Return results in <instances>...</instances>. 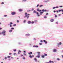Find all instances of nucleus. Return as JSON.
I'll return each instance as SVG.
<instances>
[{
  "mask_svg": "<svg viewBox=\"0 0 63 63\" xmlns=\"http://www.w3.org/2000/svg\"><path fill=\"white\" fill-rule=\"evenodd\" d=\"M30 10H27V12H30Z\"/></svg>",
  "mask_w": 63,
  "mask_h": 63,
  "instance_id": "nucleus-22",
  "label": "nucleus"
},
{
  "mask_svg": "<svg viewBox=\"0 0 63 63\" xmlns=\"http://www.w3.org/2000/svg\"><path fill=\"white\" fill-rule=\"evenodd\" d=\"M14 55H16V53H14V54H13Z\"/></svg>",
  "mask_w": 63,
  "mask_h": 63,
  "instance_id": "nucleus-39",
  "label": "nucleus"
},
{
  "mask_svg": "<svg viewBox=\"0 0 63 63\" xmlns=\"http://www.w3.org/2000/svg\"><path fill=\"white\" fill-rule=\"evenodd\" d=\"M25 16L24 17H27V19H28V18H29V16H30V14H27V13H25Z\"/></svg>",
  "mask_w": 63,
  "mask_h": 63,
  "instance_id": "nucleus-1",
  "label": "nucleus"
},
{
  "mask_svg": "<svg viewBox=\"0 0 63 63\" xmlns=\"http://www.w3.org/2000/svg\"><path fill=\"white\" fill-rule=\"evenodd\" d=\"M25 22H26V20H24V21H23L24 23H25Z\"/></svg>",
  "mask_w": 63,
  "mask_h": 63,
  "instance_id": "nucleus-33",
  "label": "nucleus"
},
{
  "mask_svg": "<svg viewBox=\"0 0 63 63\" xmlns=\"http://www.w3.org/2000/svg\"><path fill=\"white\" fill-rule=\"evenodd\" d=\"M57 60H60V59H59V58H57Z\"/></svg>",
  "mask_w": 63,
  "mask_h": 63,
  "instance_id": "nucleus-47",
  "label": "nucleus"
},
{
  "mask_svg": "<svg viewBox=\"0 0 63 63\" xmlns=\"http://www.w3.org/2000/svg\"><path fill=\"white\" fill-rule=\"evenodd\" d=\"M6 33V31H3L1 33L2 34H3V35L4 36V35H5V34Z\"/></svg>",
  "mask_w": 63,
  "mask_h": 63,
  "instance_id": "nucleus-4",
  "label": "nucleus"
},
{
  "mask_svg": "<svg viewBox=\"0 0 63 63\" xmlns=\"http://www.w3.org/2000/svg\"><path fill=\"white\" fill-rule=\"evenodd\" d=\"M59 16H61V15L60 14L59 15Z\"/></svg>",
  "mask_w": 63,
  "mask_h": 63,
  "instance_id": "nucleus-58",
  "label": "nucleus"
},
{
  "mask_svg": "<svg viewBox=\"0 0 63 63\" xmlns=\"http://www.w3.org/2000/svg\"><path fill=\"white\" fill-rule=\"evenodd\" d=\"M10 57H11V56H8L7 57L8 58H10Z\"/></svg>",
  "mask_w": 63,
  "mask_h": 63,
  "instance_id": "nucleus-19",
  "label": "nucleus"
},
{
  "mask_svg": "<svg viewBox=\"0 0 63 63\" xmlns=\"http://www.w3.org/2000/svg\"><path fill=\"white\" fill-rule=\"evenodd\" d=\"M32 54V52H31L30 53H29L28 54H29V55H31V54Z\"/></svg>",
  "mask_w": 63,
  "mask_h": 63,
  "instance_id": "nucleus-11",
  "label": "nucleus"
},
{
  "mask_svg": "<svg viewBox=\"0 0 63 63\" xmlns=\"http://www.w3.org/2000/svg\"><path fill=\"white\" fill-rule=\"evenodd\" d=\"M40 42H41V43H43V40H41L40 41Z\"/></svg>",
  "mask_w": 63,
  "mask_h": 63,
  "instance_id": "nucleus-34",
  "label": "nucleus"
},
{
  "mask_svg": "<svg viewBox=\"0 0 63 63\" xmlns=\"http://www.w3.org/2000/svg\"><path fill=\"white\" fill-rule=\"evenodd\" d=\"M11 29H13V30H14V28H11Z\"/></svg>",
  "mask_w": 63,
  "mask_h": 63,
  "instance_id": "nucleus-40",
  "label": "nucleus"
},
{
  "mask_svg": "<svg viewBox=\"0 0 63 63\" xmlns=\"http://www.w3.org/2000/svg\"><path fill=\"white\" fill-rule=\"evenodd\" d=\"M54 13H55L56 12V11H54Z\"/></svg>",
  "mask_w": 63,
  "mask_h": 63,
  "instance_id": "nucleus-52",
  "label": "nucleus"
},
{
  "mask_svg": "<svg viewBox=\"0 0 63 63\" xmlns=\"http://www.w3.org/2000/svg\"><path fill=\"white\" fill-rule=\"evenodd\" d=\"M28 24H30L31 23V22L30 21H29L28 22Z\"/></svg>",
  "mask_w": 63,
  "mask_h": 63,
  "instance_id": "nucleus-10",
  "label": "nucleus"
},
{
  "mask_svg": "<svg viewBox=\"0 0 63 63\" xmlns=\"http://www.w3.org/2000/svg\"><path fill=\"white\" fill-rule=\"evenodd\" d=\"M39 4H38L37 5L36 7H39Z\"/></svg>",
  "mask_w": 63,
  "mask_h": 63,
  "instance_id": "nucleus-41",
  "label": "nucleus"
},
{
  "mask_svg": "<svg viewBox=\"0 0 63 63\" xmlns=\"http://www.w3.org/2000/svg\"><path fill=\"white\" fill-rule=\"evenodd\" d=\"M23 55H21V56H23Z\"/></svg>",
  "mask_w": 63,
  "mask_h": 63,
  "instance_id": "nucleus-54",
  "label": "nucleus"
},
{
  "mask_svg": "<svg viewBox=\"0 0 63 63\" xmlns=\"http://www.w3.org/2000/svg\"><path fill=\"white\" fill-rule=\"evenodd\" d=\"M9 55H12V53H9Z\"/></svg>",
  "mask_w": 63,
  "mask_h": 63,
  "instance_id": "nucleus-37",
  "label": "nucleus"
},
{
  "mask_svg": "<svg viewBox=\"0 0 63 63\" xmlns=\"http://www.w3.org/2000/svg\"><path fill=\"white\" fill-rule=\"evenodd\" d=\"M4 4V3L3 2H2V3H1V4L2 5H3V4Z\"/></svg>",
  "mask_w": 63,
  "mask_h": 63,
  "instance_id": "nucleus-26",
  "label": "nucleus"
},
{
  "mask_svg": "<svg viewBox=\"0 0 63 63\" xmlns=\"http://www.w3.org/2000/svg\"><path fill=\"white\" fill-rule=\"evenodd\" d=\"M51 62L52 63H54V62H53V61H52Z\"/></svg>",
  "mask_w": 63,
  "mask_h": 63,
  "instance_id": "nucleus-45",
  "label": "nucleus"
},
{
  "mask_svg": "<svg viewBox=\"0 0 63 63\" xmlns=\"http://www.w3.org/2000/svg\"><path fill=\"white\" fill-rule=\"evenodd\" d=\"M43 6V5H40L39 7H42Z\"/></svg>",
  "mask_w": 63,
  "mask_h": 63,
  "instance_id": "nucleus-23",
  "label": "nucleus"
},
{
  "mask_svg": "<svg viewBox=\"0 0 63 63\" xmlns=\"http://www.w3.org/2000/svg\"><path fill=\"white\" fill-rule=\"evenodd\" d=\"M23 59H25V57H23Z\"/></svg>",
  "mask_w": 63,
  "mask_h": 63,
  "instance_id": "nucleus-42",
  "label": "nucleus"
},
{
  "mask_svg": "<svg viewBox=\"0 0 63 63\" xmlns=\"http://www.w3.org/2000/svg\"><path fill=\"white\" fill-rule=\"evenodd\" d=\"M59 45H61V44H62V43L61 42H60L59 43Z\"/></svg>",
  "mask_w": 63,
  "mask_h": 63,
  "instance_id": "nucleus-27",
  "label": "nucleus"
},
{
  "mask_svg": "<svg viewBox=\"0 0 63 63\" xmlns=\"http://www.w3.org/2000/svg\"><path fill=\"white\" fill-rule=\"evenodd\" d=\"M31 22L32 23V24H33V23H34V21H32Z\"/></svg>",
  "mask_w": 63,
  "mask_h": 63,
  "instance_id": "nucleus-30",
  "label": "nucleus"
},
{
  "mask_svg": "<svg viewBox=\"0 0 63 63\" xmlns=\"http://www.w3.org/2000/svg\"><path fill=\"white\" fill-rule=\"evenodd\" d=\"M27 0H23L22 2H25V1H26Z\"/></svg>",
  "mask_w": 63,
  "mask_h": 63,
  "instance_id": "nucleus-24",
  "label": "nucleus"
},
{
  "mask_svg": "<svg viewBox=\"0 0 63 63\" xmlns=\"http://www.w3.org/2000/svg\"><path fill=\"white\" fill-rule=\"evenodd\" d=\"M43 42H44V43H45V44H47V42L46 41V40H43Z\"/></svg>",
  "mask_w": 63,
  "mask_h": 63,
  "instance_id": "nucleus-12",
  "label": "nucleus"
},
{
  "mask_svg": "<svg viewBox=\"0 0 63 63\" xmlns=\"http://www.w3.org/2000/svg\"><path fill=\"white\" fill-rule=\"evenodd\" d=\"M49 62H50V63H51V60H50V61H49Z\"/></svg>",
  "mask_w": 63,
  "mask_h": 63,
  "instance_id": "nucleus-49",
  "label": "nucleus"
},
{
  "mask_svg": "<svg viewBox=\"0 0 63 63\" xmlns=\"http://www.w3.org/2000/svg\"><path fill=\"white\" fill-rule=\"evenodd\" d=\"M46 11H47V10H44V9H43L42 10V12H46Z\"/></svg>",
  "mask_w": 63,
  "mask_h": 63,
  "instance_id": "nucleus-8",
  "label": "nucleus"
},
{
  "mask_svg": "<svg viewBox=\"0 0 63 63\" xmlns=\"http://www.w3.org/2000/svg\"><path fill=\"white\" fill-rule=\"evenodd\" d=\"M13 26H16V24H15L14 25H13Z\"/></svg>",
  "mask_w": 63,
  "mask_h": 63,
  "instance_id": "nucleus-28",
  "label": "nucleus"
},
{
  "mask_svg": "<svg viewBox=\"0 0 63 63\" xmlns=\"http://www.w3.org/2000/svg\"><path fill=\"white\" fill-rule=\"evenodd\" d=\"M44 18H47V16H45L44 17Z\"/></svg>",
  "mask_w": 63,
  "mask_h": 63,
  "instance_id": "nucleus-25",
  "label": "nucleus"
},
{
  "mask_svg": "<svg viewBox=\"0 0 63 63\" xmlns=\"http://www.w3.org/2000/svg\"><path fill=\"white\" fill-rule=\"evenodd\" d=\"M20 54V53H19V52H18V54Z\"/></svg>",
  "mask_w": 63,
  "mask_h": 63,
  "instance_id": "nucleus-64",
  "label": "nucleus"
},
{
  "mask_svg": "<svg viewBox=\"0 0 63 63\" xmlns=\"http://www.w3.org/2000/svg\"><path fill=\"white\" fill-rule=\"evenodd\" d=\"M43 12H41L40 13V15H41V14H43Z\"/></svg>",
  "mask_w": 63,
  "mask_h": 63,
  "instance_id": "nucleus-32",
  "label": "nucleus"
},
{
  "mask_svg": "<svg viewBox=\"0 0 63 63\" xmlns=\"http://www.w3.org/2000/svg\"><path fill=\"white\" fill-rule=\"evenodd\" d=\"M12 25H10V27H12Z\"/></svg>",
  "mask_w": 63,
  "mask_h": 63,
  "instance_id": "nucleus-53",
  "label": "nucleus"
},
{
  "mask_svg": "<svg viewBox=\"0 0 63 63\" xmlns=\"http://www.w3.org/2000/svg\"><path fill=\"white\" fill-rule=\"evenodd\" d=\"M59 11L60 12H61V10H59Z\"/></svg>",
  "mask_w": 63,
  "mask_h": 63,
  "instance_id": "nucleus-50",
  "label": "nucleus"
},
{
  "mask_svg": "<svg viewBox=\"0 0 63 63\" xmlns=\"http://www.w3.org/2000/svg\"><path fill=\"white\" fill-rule=\"evenodd\" d=\"M33 10H34V9H32V11H33Z\"/></svg>",
  "mask_w": 63,
  "mask_h": 63,
  "instance_id": "nucleus-57",
  "label": "nucleus"
},
{
  "mask_svg": "<svg viewBox=\"0 0 63 63\" xmlns=\"http://www.w3.org/2000/svg\"><path fill=\"white\" fill-rule=\"evenodd\" d=\"M37 22V20H35L34 21V22Z\"/></svg>",
  "mask_w": 63,
  "mask_h": 63,
  "instance_id": "nucleus-29",
  "label": "nucleus"
},
{
  "mask_svg": "<svg viewBox=\"0 0 63 63\" xmlns=\"http://www.w3.org/2000/svg\"><path fill=\"white\" fill-rule=\"evenodd\" d=\"M18 52H21V51H20V50H19Z\"/></svg>",
  "mask_w": 63,
  "mask_h": 63,
  "instance_id": "nucleus-55",
  "label": "nucleus"
},
{
  "mask_svg": "<svg viewBox=\"0 0 63 63\" xmlns=\"http://www.w3.org/2000/svg\"><path fill=\"white\" fill-rule=\"evenodd\" d=\"M29 57H30V58H32V56L31 55H30L29 56Z\"/></svg>",
  "mask_w": 63,
  "mask_h": 63,
  "instance_id": "nucleus-17",
  "label": "nucleus"
},
{
  "mask_svg": "<svg viewBox=\"0 0 63 63\" xmlns=\"http://www.w3.org/2000/svg\"><path fill=\"white\" fill-rule=\"evenodd\" d=\"M58 8V6H56L55 7H53V9H54L55 8Z\"/></svg>",
  "mask_w": 63,
  "mask_h": 63,
  "instance_id": "nucleus-13",
  "label": "nucleus"
},
{
  "mask_svg": "<svg viewBox=\"0 0 63 63\" xmlns=\"http://www.w3.org/2000/svg\"><path fill=\"white\" fill-rule=\"evenodd\" d=\"M30 35V34H28L26 35V36H29Z\"/></svg>",
  "mask_w": 63,
  "mask_h": 63,
  "instance_id": "nucleus-16",
  "label": "nucleus"
},
{
  "mask_svg": "<svg viewBox=\"0 0 63 63\" xmlns=\"http://www.w3.org/2000/svg\"><path fill=\"white\" fill-rule=\"evenodd\" d=\"M56 24H58V22H56Z\"/></svg>",
  "mask_w": 63,
  "mask_h": 63,
  "instance_id": "nucleus-51",
  "label": "nucleus"
},
{
  "mask_svg": "<svg viewBox=\"0 0 63 63\" xmlns=\"http://www.w3.org/2000/svg\"><path fill=\"white\" fill-rule=\"evenodd\" d=\"M48 15V13H47L46 14V15Z\"/></svg>",
  "mask_w": 63,
  "mask_h": 63,
  "instance_id": "nucleus-62",
  "label": "nucleus"
},
{
  "mask_svg": "<svg viewBox=\"0 0 63 63\" xmlns=\"http://www.w3.org/2000/svg\"><path fill=\"white\" fill-rule=\"evenodd\" d=\"M44 54V56H47V54Z\"/></svg>",
  "mask_w": 63,
  "mask_h": 63,
  "instance_id": "nucleus-18",
  "label": "nucleus"
},
{
  "mask_svg": "<svg viewBox=\"0 0 63 63\" xmlns=\"http://www.w3.org/2000/svg\"><path fill=\"white\" fill-rule=\"evenodd\" d=\"M62 6H60V8H62Z\"/></svg>",
  "mask_w": 63,
  "mask_h": 63,
  "instance_id": "nucleus-56",
  "label": "nucleus"
},
{
  "mask_svg": "<svg viewBox=\"0 0 63 63\" xmlns=\"http://www.w3.org/2000/svg\"><path fill=\"white\" fill-rule=\"evenodd\" d=\"M17 22L18 23V22H19V20H17Z\"/></svg>",
  "mask_w": 63,
  "mask_h": 63,
  "instance_id": "nucleus-38",
  "label": "nucleus"
},
{
  "mask_svg": "<svg viewBox=\"0 0 63 63\" xmlns=\"http://www.w3.org/2000/svg\"><path fill=\"white\" fill-rule=\"evenodd\" d=\"M10 24H13V23H12V22H10Z\"/></svg>",
  "mask_w": 63,
  "mask_h": 63,
  "instance_id": "nucleus-46",
  "label": "nucleus"
},
{
  "mask_svg": "<svg viewBox=\"0 0 63 63\" xmlns=\"http://www.w3.org/2000/svg\"><path fill=\"white\" fill-rule=\"evenodd\" d=\"M42 58H44V57H45V56L44 55L42 56Z\"/></svg>",
  "mask_w": 63,
  "mask_h": 63,
  "instance_id": "nucleus-21",
  "label": "nucleus"
},
{
  "mask_svg": "<svg viewBox=\"0 0 63 63\" xmlns=\"http://www.w3.org/2000/svg\"><path fill=\"white\" fill-rule=\"evenodd\" d=\"M39 44L40 45H42V44L41 43H40Z\"/></svg>",
  "mask_w": 63,
  "mask_h": 63,
  "instance_id": "nucleus-43",
  "label": "nucleus"
},
{
  "mask_svg": "<svg viewBox=\"0 0 63 63\" xmlns=\"http://www.w3.org/2000/svg\"><path fill=\"white\" fill-rule=\"evenodd\" d=\"M34 60L36 61V62H37V59H34Z\"/></svg>",
  "mask_w": 63,
  "mask_h": 63,
  "instance_id": "nucleus-36",
  "label": "nucleus"
},
{
  "mask_svg": "<svg viewBox=\"0 0 63 63\" xmlns=\"http://www.w3.org/2000/svg\"><path fill=\"white\" fill-rule=\"evenodd\" d=\"M14 51H16V49H14Z\"/></svg>",
  "mask_w": 63,
  "mask_h": 63,
  "instance_id": "nucleus-35",
  "label": "nucleus"
},
{
  "mask_svg": "<svg viewBox=\"0 0 63 63\" xmlns=\"http://www.w3.org/2000/svg\"><path fill=\"white\" fill-rule=\"evenodd\" d=\"M37 53L38 54V55L37 56H36V57H38V58H40V56L41 55L40 54L41 53L40 52H37Z\"/></svg>",
  "mask_w": 63,
  "mask_h": 63,
  "instance_id": "nucleus-2",
  "label": "nucleus"
},
{
  "mask_svg": "<svg viewBox=\"0 0 63 63\" xmlns=\"http://www.w3.org/2000/svg\"><path fill=\"white\" fill-rule=\"evenodd\" d=\"M16 13L15 12H13L11 13V14L12 15H15Z\"/></svg>",
  "mask_w": 63,
  "mask_h": 63,
  "instance_id": "nucleus-5",
  "label": "nucleus"
},
{
  "mask_svg": "<svg viewBox=\"0 0 63 63\" xmlns=\"http://www.w3.org/2000/svg\"><path fill=\"white\" fill-rule=\"evenodd\" d=\"M62 57L63 58V55H62Z\"/></svg>",
  "mask_w": 63,
  "mask_h": 63,
  "instance_id": "nucleus-60",
  "label": "nucleus"
},
{
  "mask_svg": "<svg viewBox=\"0 0 63 63\" xmlns=\"http://www.w3.org/2000/svg\"><path fill=\"white\" fill-rule=\"evenodd\" d=\"M56 12H57V13H58V11H57Z\"/></svg>",
  "mask_w": 63,
  "mask_h": 63,
  "instance_id": "nucleus-61",
  "label": "nucleus"
},
{
  "mask_svg": "<svg viewBox=\"0 0 63 63\" xmlns=\"http://www.w3.org/2000/svg\"><path fill=\"white\" fill-rule=\"evenodd\" d=\"M24 55H26V54H24Z\"/></svg>",
  "mask_w": 63,
  "mask_h": 63,
  "instance_id": "nucleus-59",
  "label": "nucleus"
},
{
  "mask_svg": "<svg viewBox=\"0 0 63 63\" xmlns=\"http://www.w3.org/2000/svg\"><path fill=\"white\" fill-rule=\"evenodd\" d=\"M22 11V9H19V12H21Z\"/></svg>",
  "mask_w": 63,
  "mask_h": 63,
  "instance_id": "nucleus-15",
  "label": "nucleus"
},
{
  "mask_svg": "<svg viewBox=\"0 0 63 63\" xmlns=\"http://www.w3.org/2000/svg\"><path fill=\"white\" fill-rule=\"evenodd\" d=\"M4 59H7V57H5Z\"/></svg>",
  "mask_w": 63,
  "mask_h": 63,
  "instance_id": "nucleus-44",
  "label": "nucleus"
},
{
  "mask_svg": "<svg viewBox=\"0 0 63 63\" xmlns=\"http://www.w3.org/2000/svg\"><path fill=\"white\" fill-rule=\"evenodd\" d=\"M33 13H35V14L37 13V15L38 16H40V15H39V13H38V12H37V11L35 10L34 11H33Z\"/></svg>",
  "mask_w": 63,
  "mask_h": 63,
  "instance_id": "nucleus-3",
  "label": "nucleus"
},
{
  "mask_svg": "<svg viewBox=\"0 0 63 63\" xmlns=\"http://www.w3.org/2000/svg\"><path fill=\"white\" fill-rule=\"evenodd\" d=\"M37 11H38V12H41V10H40L39 9H37Z\"/></svg>",
  "mask_w": 63,
  "mask_h": 63,
  "instance_id": "nucleus-9",
  "label": "nucleus"
},
{
  "mask_svg": "<svg viewBox=\"0 0 63 63\" xmlns=\"http://www.w3.org/2000/svg\"><path fill=\"white\" fill-rule=\"evenodd\" d=\"M9 32H12V30H10L9 31Z\"/></svg>",
  "mask_w": 63,
  "mask_h": 63,
  "instance_id": "nucleus-20",
  "label": "nucleus"
},
{
  "mask_svg": "<svg viewBox=\"0 0 63 63\" xmlns=\"http://www.w3.org/2000/svg\"><path fill=\"white\" fill-rule=\"evenodd\" d=\"M33 47H38V46H35L34 45L33 46Z\"/></svg>",
  "mask_w": 63,
  "mask_h": 63,
  "instance_id": "nucleus-14",
  "label": "nucleus"
},
{
  "mask_svg": "<svg viewBox=\"0 0 63 63\" xmlns=\"http://www.w3.org/2000/svg\"><path fill=\"white\" fill-rule=\"evenodd\" d=\"M62 12L63 13V10H62Z\"/></svg>",
  "mask_w": 63,
  "mask_h": 63,
  "instance_id": "nucleus-63",
  "label": "nucleus"
},
{
  "mask_svg": "<svg viewBox=\"0 0 63 63\" xmlns=\"http://www.w3.org/2000/svg\"><path fill=\"white\" fill-rule=\"evenodd\" d=\"M57 17V16L56 15H55V17Z\"/></svg>",
  "mask_w": 63,
  "mask_h": 63,
  "instance_id": "nucleus-48",
  "label": "nucleus"
},
{
  "mask_svg": "<svg viewBox=\"0 0 63 63\" xmlns=\"http://www.w3.org/2000/svg\"><path fill=\"white\" fill-rule=\"evenodd\" d=\"M51 22H53L54 21V19H52L50 20Z\"/></svg>",
  "mask_w": 63,
  "mask_h": 63,
  "instance_id": "nucleus-7",
  "label": "nucleus"
},
{
  "mask_svg": "<svg viewBox=\"0 0 63 63\" xmlns=\"http://www.w3.org/2000/svg\"><path fill=\"white\" fill-rule=\"evenodd\" d=\"M7 16V15H5L4 16V17H6Z\"/></svg>",
  "mask_w": 63,
  "mask_h": 63,
  "instance_id": "nucleus-31",
  "label": "nucleus"
},
{
  "mask_svg": "<svg viewBox=\"0 0 63 63\" xmlns=\"http://www.w3.org/2000/svg\"><path fill=\"white\" fill-rule=\"evenodd\" d=\"M53 51L54 52H56V51H57V50L55 49H54L53 50Z\"/></svg>",
  "mask_w": 63,
  "mask_h": 63,
  "instance_id": "nucleus-6",
  "label": "nucleus"
}]
</instances>
